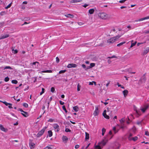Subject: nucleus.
<instances>
[{
    "mask_svg": "<svg viewBox=\"0 0 149 149\" xmlns=\"http://www.w3.org/2000/svg\"><path fill=\"white\" fill-rule=\"evenodd\" d=\"M121 36V35H118L114 37L108 39L107 42V43L108 45L111 44L117 40Z\"/></svg>",
    "mask_w": 149,
    "mask_h": 149,
    "instance_id": "nucleus-1",
    "label": "nucleus"
},
{
    "mask_svg": "<svg viewBox=\"0 0 149 149\" xmlns=\"http://www.w3.org/2000/svg\"><path fill=\"white\" fill-rule=\"evenodd\" d=\"M98 16L104 19H106L110 18V15L104 12L100 13L98 14Z\"/></svg>",
    "mask_w": 149,
    "mask_h": 149,
    "instance_id": "nucleus-2",
    "label": "nucleus"
},
{
    "mask_svg": "<svg viewBox=\"0 0 149 149\" xmlns=\"http://www.w3.org/2000/svg\"><path fill=\"white\" fill-rule=\"evenodd\" d=\"M47 128V127H45L41 131H40L37 134V137H39L43 134L45 130Z\"/></svg>",
    "mask_w": 149,
    "mask_h": 149,
    "instance_id": "nucleus-3",
    "label": "nucleus"
},
{
    "mask_svg": "<svg viewBox=\"0 0 149 149\" xmlns=\"http://www.w3.org/2000/svg\"><path fill=\"white\" fill-rule=\"evenodd\" d=\"M107 141V140L105 139H103L101 142L98 143V146L102 147L106 144Z\"/></svg>",
    "mask_w": 149,
    "mask_h": 149,
    "instance_id": "nucleus-4",
    "label": "nucleus"
},
{
    "mask_svg": "<svg viewBox=\"0 0 149 149\" xmlns=\"http://www.w3.org/2000/svg\"><path fill=\"white\" fill-rule=\"evenodd\" d=\"M18 110L22 112V113H21L22 114V115L24 117H27L28 116V115L27 112L24 111L22 110V109L19 108L18 109Z\"/></svg>",
    "mask_w": 149,
    "mask_h": 149,
    "instance_id": "nucleus-5",
    "label": "nucleus"
},
{
    "mask_svg": "<svg viewBox=\"0 0 149 149\" xmlns=\"http://www.w3.org/2000/svg\"><path fill=\"white\" fill-rule=\"evenodd\" d=\"M99 112V111L98 110V107L97 106H95V111L94 112L93 114L94 116H97L98 115Z\"/></svg>",
    "mask_w": 149,
    "mask_h": 149,
    "instance_id": "nucleus-6",
    "label": "nucleus"
},
{
    "mask_svg": "<svg viewBox=\"0 0 149 149\" xmlns=\"http://www.w3.org/2000/svg\"><path fill=\"white\" fill-rule=\"evenodd\" d=\"M54 128L56 130V131L58 132L60 130L59 127V125L56 123L54 124L53 125Z\"/></svg>",
    "mask_w": 149,
    "mask_h": 149,
    "instance_id": "nucleus-7",
    "label": "nucleus"
},
{
    "mask_svg": "<svg viewBox=\"0 0 149 149\" xmlns=\"http://www.w3.org/2000/svg\"><path fill=\"white\" fill-rule=\"evenodd\" d=\"M77 66V65L74 63H70L68 64L67 65V68H75Z\"/></svg>",
    "mask_w": 149,
    "mask_h": 149,
    "instance_id": "nucleus-8",
    "label": "nucleus"
},
{
    "mask_svg": "<svg viewBox=\"0 0 149 149\" xmlns=\"http://www.w3.org/2000/svg\"><path fill=\"white\" fill-rule=\"evenodd\" d=\"M106 110L104 111L103 113V115L105 118L107 119H109V116L107 115L106 114Z\"/></svg>",
    "mask_w": 149,
    "mask_h": 149,
    "instance_id": "nucleus-9",
    "label": "nucleus"
},
{
    "mask_svg": "<svg viewBox=\"0 0 149 149\" xmlns=\"http://www.w3.org/2000/svg\"><path fill=\"white\" fill-rule=\"evenodd\" d=\"M62 139L63 141L65 143H66L68 140V138L65 136H63Z\"/></svg>",
    "mask_w": 149,
    "mask_h": 149,
    "instance_id": "nucleus-10",
    "label": "nucleus"
},
{
    "mask_svg": "<svg viewBox=\"0 0 149 149\" xmlns=\"http://www.w3.org/2000/svg\"><path fill=\"white\" fill-rule=\"evenodd\" d=\"M9 36V34H6L2 36L0 38V40L6 38Z\"/></svg>",
    "mask_w": 149,
    "mask_h": 149,
    "instance_id": "nucleus-11",
    "label": "nucleus"
},
{
    "mask_svg": "<svg viewBox=\"0 0 149 149\" xmlns=\"http://www.w3.org/2000/svg\"><path fill=\"white\" fill-rule=\"evenodd\" d=\"M149 19V16L145 17H144V18H142L141 19H139L137 20H135V22L140 21H143V20H145V19Z\"/></svg>",
    "mask_w": 149,
    "mask_h": 149,
    "instance_id": "nucleus-12",
    "label": "nucleus"
},
{
    "mask_svg": "<svg viewBox=\"0 0 149 149\" xmlns=\"http://www.w3.org/2000/svg\"><path fill=\"white\" fill-rule=\"evenodd\" d=\"M29 146L31 149L33 148L35 146V144L33 143H29Z\"/></svg>",
    "mask_w": 149,
    "mask_h": 149,
    "instance_id": "nucleus-13",
    "label": "nucleus"
},
{
    "mask_svg": "<svg viewBox=\"0 0 149 149\" xmlns=\"http://www.w3.org/2000/svg\"><path fill=\"white\" fill-rule=\"evenodd\" d=\"M0 129L2 131L5 132H6L7 130V129H6L2 125H0Z\"/></svg>",
    "mask_w": 149,
    "mask_h": 149,
    "instance_id": "nucleus-14",
    "label": "nucleus"
},
{
    "mask_svg": "<svg viewBox=\"0 0 149 149\" xmlns=\"http://www.w3.org/2000/svg\"><path fill=\"white\" fill-rule=\"evenodd\" d=\"M95 63H91L90 64V66H88V68H86V70L87 69H90V68H91L93 67H94L95 66Z\"/></svg>",
    "mask_w": 149,
    "mask_h": 149,
    "instance_id": "nucleus-15",
    "label": "nucleus"
},
{
    "mask_svg": "<svg viewBox=\"0 0 149 149\" xmlns=\"http://www.w3.org/2000/svg\"><path fill=\"white\" fill-rule=\"evenodd\" d=\"M128 93V91L127 90H125L123 91V93L125 97L126 95H127Z\"/></svg>",
    "mask_w": 149,
    "mask_h": 149,
    "instance_id": "nucleus-16",
    "label": "nucleus"
},
{
    "mask_svg": "<svg viewBox=\"0 0 149 149\" xmlns=\"http://www.w3.org/2000/svg\"><path fill=\"white\" fill-rule=\"evenodd\" d=\"M149 52V47L147 48L145 50L143 53V55L146 54Z\"/></svg>",
    "mask_w": 149,
    "mask_h": 149,
    "instance_id": "nucleus-17",
    "label": "nucleus"
},
{
    "mask_svg": "<svg viewBox=\"0 0 149 149\" xmlns=\"http://www.w3.org/2000/svg\"><path fill=\"white\" fill-rule=\"evenodd\" d=\"M81 0H72L70 1V3H76L79 2H80L81 1Z\"/></svg>",
    "mask_w": 149,
    "mask_h": 149,
    "instance_id": "nucleus-18",
    "label": "nucleus"
},
{
    "mask_svg": "<svg viewBox=\"0 0 149 149\" xmlns=\"http://www.w3.org/2000/svg\"><path fill=\"white\" fill-rule=\"evenodd\" d=\"M0 102L3 103L6 106H8V105H11V106L12 105V104L10 103H7V102H5V101L3 102V101H1L0 100Z\"/></svg>",
    "mask_w": 149,
    "mask_h": 149,
    "instance_id": "nucleus-19",
    "label": "nucleus"
},
{
    "mask_svg": "<svg viewBox=\"0 0 149 149\" xmlns=\"http://www.w3.org/2000/svg\"><path fill=\"white\" fill-rule=\"evenodd\" d=\"M94 12V9L93 8H92L90 9L88 11V13L90 14H93Z\"/></svg>",
    "mask_w": 149,
    "mask_h": 149,
    "instance_id": "nucleus-20",
    "label": "nucleus"
},
{
    "mask_svg": "<svg viewBox=\"0 0 149 149\" xmlns=\"http://www.w3.org/2000/svg\"><path fill=\"white\" fill-rule=\"evenodd\" d=\"M85 139L87 140L89 138V136L88 133H87L86 132H85Z\"/></svg>",
    "mask_w": 149,
    "mask_h": 149,
    "instance_id": "nucleus-21",
    "label": "nucleus"
},
{
    "mask_svg": "<svg viewBox=\"0 0 149 149\" xmlns=\"http://www.w3.org/2000/svg\"><path fill=\"white\" fill-rule=\"evenodd\" d=\"M65 15L66 17H74V15H73L70 14Z\"/></svg>",
    "mask_w": 149,
    "mask_h": 149,
    "instance_id": "nucleus-22",
    "label": "nucleus"
},
{
    "mask_svg": "<svg viewBox=\"0 0 149 149\" xmlns=\"http://www.w3.org/2000/svg\"><path fill=\"white\" fill-rule=\"evenodd\" d=\"M49 136V137L52 136V132L51 130L48 131V132Z\"/></svg>",
    "mask_w": 149,
    "mask_h": 149,
    "instance_id": "nucleus-23",
    "label": "nucleus"
},
{
    "mask_svg": "<svg viewBox=\"0 0 149 149\" xmlns=\"http://www.w3.org/2000/svg\"><path fill=\"white\" fill-rule=\"evenodd\" d=\"M52 72V70H46L42 71H41V72H49L51 73Z\"/></svg>",
    "mask_w": 149,
    "mask_h": 149,
    "instance_id": "nucleus-24",
    "label": "nucleus"
},
{
    "mask_svg": "<svg viewBox=\"0 0 149 149\" xmlns=\"http://www.w3.org/2000/svg\"><path fill=\"white\" fill-rule=\"evenodd\" d=\"M78 107L77 106H74L73 107V109L75 111L77 112L78 111Z\"/></svg>",
    "mask_w": 149,
    "mask_h": 149,
    "instance_id": "nucleus-25",
    "label": "nucleus"
},
{
    "mask_svg": "<svg viewBox=\"0 0 149 149\" xmlns=\"http://www.w3.org/2000/svg\"><path fill=\"white\" fill-rule=\"evenodd\" d=\"M106 130L104 128H102V135L103 136L104 135V133L105 132Z\"/></svg>",
    "mask_w": 149,
    "mask_h": 149,
    "instance_id": "nucleus-26",
    "label": "nucleus"
},
{
    "mask_svg": "<svg viewBox=\"0 0 149 149\" xmlns=\"http://www.w3.org/2000/svg\"><path fill=\"white\" fill-rule=\"evenodd\" d=\"M125 42H121L117 45V46L120 47L121 45H122L123 44H125Z\"/></svg>",
    "mask_w": 149,
    "mask_h": 149,
    "instance_id": "nucleus-27",
    "label": "nucleus"
},
{
    "mask_svg": "<svg viewBox=\"0 0 149 149\" xmlns=\"http://www.w3.org/2000/svg\"><path fill=\"white\" fill-rule=\"evenodd\" d=\"M137 137L135 136L134 137L132 138L131 139L132 140H133L134 141H135L137 140Z\"/></svg>",
    "mask_w": 149,
    "mask_h": 149,
    "instance_id": "nucleus-28",
    "label": "nucleus"
},
{
    "mask_svg": "<svg viewBox=\"0 0 149 149\" xmlns=\"http://www.w3.org/2000/svg\"><path fill=\"white\" fill-rule=\"evenodd\" d=\"M81 86L79 85V84L78 83L77 85V91H80V88L81 87Z\"/></svg>",
    "mask_w": 149,
    "mask_h": 149,
    "instance_id": "nucleus-29",
    "label": "nucleus"
},
{
    "mask_svg": "<svg viewBox=\"0 0 149 149\" xmlns=\"http://www.w3.org/2000/svg\"><path fill=\"white\" fill-rule=\"evenodd\" d=\"M132 136V134L131 133H130L129 135V136L128 137V139L129 140H130V141L132 140V139H131L132 138H131V137Z\"/></svg>",
    "mask_w": 149,
    "mask_h": 149,
    "instance_id": "nucleus-30",
    "label": "nucleus"
},
{
    "mask_svg": "<svg viewBox=\"0 0 149 149\" xmlns=\"http://www.w3.org/2000/svg\"><path fill=\"white\" fill-rule=\"evenodd\" d=\"M12 3L11 2L6 7H5L6 9H8L9 8H10L12 5Z\"/></svg>",
    "mask_w": 149,
    "mask_h": 149,
    "instance_id": "nucleus-31",
    "label": "nucleus"
},
{
    "mask_svg": "<svg viewBox=\"0 0 149 149\" xmlns=\"http://www.w3.org/2000/svg\"><path fill=\"white\" fill-rule=\"evenodd\" d=\"M149 107V105L148 104L145 105L144 106V108L146 110H147Z\"/></svg>",
    "mask_w": 149,
    "mask_h": 149,
    "instance_id": "nucleus-32",
    "label": "nucleus"
},
{
    "mask_svg": "<svg viewBox=\"0 0 149 149\" xmlns=\"http://www.w3.org/2000/svg\"><path fill=\"white\" fill-rule=\"evenodd\" d=\"M11 82L12 83L14 84H17L18 82L16 80H12Z\"/></svg>",
    "mask_w": 149,
    "mask_h": 149,
    "instance_id": "nucleus-33",
    "label": "nucleus"
},
{
    "mask_svg": "<svg viewBox=\"0 0 149 149\" xmlns=\"http://www.w3.org/2000/svg\"><path fill=\"white\" fill-rule=\"evenodd\" d=\"M136 41L134 43H132L131 46H130V47L131 48V47H132L133 46H134L135 45H136Z\"/></svg>",
    "mask_w": 149,
    "mask_h": 149,
    "instance_id": "nucleus-34",
    "label": "nucleus"
},
{
    "mask_svg": "<svg viewBox=\"0 0 149 149\" xmlns=\"http://www.w3.org/2000/svg\"><path fill=\"white\" fill-rule=\"evenodd\" d=\"M4 69H11V70H12L13 69V68H12L10 67L9 66H6L4 68Z\"/></svg>",
    "mask_w": 149,
    "mask_h": 149,
    "instance_id": "nucleus-35",
    "label": "nucleus"
},
{
    "mask_svg": "<svg viewBox=\"0 0 149 149\" xmlns=\"http://www.w3.org/2000/svg\"><path fill=\"white\" fill-rule=\"evenodd\" d=\"M45 89L43 88L42 89V91L40 93V95H41L43 93H44Z\"/></svg>",
    "mask_w": 149,
    "mask_h": 149,
    "instance_id": "nucleus-36",
    "label": "nucleus"
},
{
    "mask_svg": "<svg viewBox=\"0 0 149 149\" xmlns=\"http://www.w3.org/2000/svg\"><path fill=\"white\" fill-rule=\"evenodd\" d=\"M23 106L27 108L28 107V105L27 104L25 103L23 104Z\"/></svg>",
    "mask_w": 149,
    "mask_h": 149,
    "instance_id": "nucleus-37",
    "label": "nucleus"
},
{
    "mask_svg": "<svg viewBox=\"0 0 149 149\" xmlns=\"http://www.w3.org/2000/svg\"><path fill=\"white\" fill-rule=\"evenodd\" d=\"M66 70H61L59 72V74L64 73L66 72Z\"/></svg>",
    "mask_w": 149,
    "mask_h": 149,
    "instance_id": "nucleus-38",
    "label": "nucleus"
},
{
    "mask_svg": "<svg viewBox=\"0 0 149 149\" xmlns=\"http://www.w3.org/2000/svg\"><path fill=\"white\" fill-rule=\"evenodd\" d=\"M9 79L8 77H6L5 78L4 81L7 82L9 80Z\"/></svg>",
    "mask_w": 149,
    "mask_h": 149,
    "instance_id": "nucleus-39",
    "label": "nucleus"
},
{
    "mask_svg": "<svg viewBox=\"0 0 149 149\" xmlns=\"http://www.w3.org/2000/svg\"><path fill=\"white\" fill-rule=\"evenodd\" d=\"M62 108H63V110H64L65 111L66 113H67V111L66 109L65 108V107L64 105L63 106Z\"/></svg>",
    "mask_w": 149,
    "mask_h": 149,
    "instance_id": "nucleus-40",
    "label": "nucleus"
},
{
    "mask_svg": "<svg viewBox=\"0 0 149 149\" xmlns=\"http://www.w3.org/2000/svg\"><path fill=\"white\" fill-rule=\"evenodd\" d=\"M134 110L136 111V113L138 114H139V112L138 111V110L137 109V108L136 107H134Z\"/></svg>",
    "mask_w": 149,
    "mask_h": 149,
    "instance_id": "nucleus-41",
    "label": "nucleus"
},
{
    "mask_svg": "<svg viewBox=\"0 0 149 149\" xmlns=\"http://www.w3.org/2000/svg\"><path fill=\"white\" fill-rule=\"evenodd\" d=\"M65 131L66 132H70L71 130L68 128H66L65 129Z\"/></svg>",
    "mask_w": 149,
    "mask_h": 149,
    "instance_id": "nucleus-42",
    "label": "nucleus"
},
{
    "mask_svg": "<svg viewBox=\"0 0 149 149\" xmlns=\"http://www.w3.org/2000/svg\"><path fill=\"white\" fill-rule=\"evenodd\" d=\"M54 119L50 118L48 120V121L50 122H52L54 121Z\"/></svg>",
    "mask_w": 149,
    "mask_h": 149,
    "instance_id": "nucleus-43",
    "label": "nucleus"
},
{
    "mask_svg": "<svg viewBox=\"0 0 149 149\" xmlns=\"http://www.w3.org/2000/svg\"><path fill=\"white\" fill-rule=\"evenodd\" d=\"M51 91L52 92V93L54 92L55 91V88H54V87H52L51 88Z\"/></svg>",
    "mask_w": 149,
    "mask_h": 149,
    "instance_id": "nucleus-44",
    "label": "nucleus"
},
{
    "mask_svg": "<svg viewBox=\"0 0 149 149\" xmlns=\"http://www.w3.org/2000/svg\"><path fill=\"white\" fill-rule=\"evenodd\" d=\"M12 50V51H14V52H13V53H14L15 54H17L18 52V51L16 49L14 50L13 49Z\"/></svg>",
    "mask_w": 149,
    "mask_h": 149,
    "instance_id": "nucleus-45",
    "label": "nucleus"
},
{
    "mask_svg": "<svg viewBox=\"0 0 149 149\" xmlns=\"http://www.w3.org/2000/svg\"><path fill=\"white\" fill-rule=\"evenodd\" d=\"M6 14V12L5 11L2 12L0 13V15L2 16Z\"/></svg>",
    "mask_w": 149,
    "mask_h": 149,
    "instance_id": "nucleus-46",
    "label": "nucleus"
},
{
    "mask_svg": "<svg viewBox=\"0 0 149 149\" xmlns=\"http://www.w3.org/2000/svg\"><path fill=\"white\" fill-rule=\"evenodd\" d=\"M59 59L58 58V57H56V61L57 63H58L59 62Z\"/></svg>",
    "mask_w": 149,
    "mask_h": 149,
    "instance_id": "nucleus-47",
    "label": "nucleus"
},
{
    "mask_svg": "<svg viewBox=\"0 0 149 149\" xmlns=\"http://www.w3.org/2000/svg\"><path fill=\"white\" fill-rule=\"evenodd\" d=\"M120 123H122L124 122L125 120L123 118H122L120 120Z\"/></svg>",
    "mask_w": 149,
    "mask_h": 149,
    "instance_id": "nucleus-48",
    "label": "nucleus"
},
{
    "mask_svg": "<svg viewBox=\"0 0 149 149\" xmlns=\"http://www.w3.org/2000/svg\"><path fill=\"white\" fill-rule=\"evenodd\" d=\"M108 58H117V57L115 55H113V56H112L111 57H108Z\"/></svg>",
    "mask_w": 149,
    "mask_h": 149,
    "instance_id": "nucleus-49",
    "label": "nucleus"
},
{
    "mask_svg": "<svg viewBox=\"0 0 149 149\" xmlns=\"http://www.w3.org/2000/svg\"><path fill=\"white\" fill-rule=\"evenodd\" d=\"M145 134L147 136H149V133L148 131H146L145 132Z\"/></svg>",
    "mask_w": 149,
    "mask_h": 149,
    "instance_id": "nucleus-50",
    "label": "nucleus"
},
{
    "mask_svg": "<svg viewBox=\"0 0 149 149\" xmlns=\"http://www.w3.org/2000/svg\"><path fill=\"white\" fill-rule=\"evenodd\" d=\"M90 143H89V144H88V145H87V146L85 148V149L84 148V147H83L81 149H87L88 148V147L90 145Z\"/></svg>",
    "mask_w": 149,
    "mask_h": 149,
    "instance_id": "nucleus-51",
    "label": "nucleus"
},
{
    "mask_svg": "<svg viewBox=\"0 0 149 149\" xmlns=\"http://www.w3.org/2000/svg\"><path fill=\"white\" fill-rule=\"evenodd\" d=\"M113 130L114 132L115 133L118 132V131H116V127H114L113 128Z\"/></svg>",
    "mask_w": 149,
    "mask_h": 149,
    "instance_id": "nucleus-52",
    "label": "nucleus"
},
{
    "mask_svg": "<svg viewBox=\"0 0 149 149\" xmlns=\"http://www.w3.org/2000/svg\"><path fill=\"white\" fill-rule=\"evenodd\" d=\"M52 148L50 147L47 146L45 147L44 149H51Z\"/></svg>",
    "mask_w": 149,
    "mask_h": 149,
    "instance_id": "nucleus-53",
    "label": "nucleus"
},
{
    "mask_svg": "<svg viewBox=\"0 0 149 149\" xmlns=\"http://www.w3.org/2000/svg\"><path fill=\"white\" fill-rule=\"evenodd\" d=\"M101 146L97 145L96 146V148H97L98 149H101Z\"/></svg>",
    "mask_w": 149,
    "mask_h": 149,
    "instance_id": "nucleus-54",
    "label": "nucleus"
},
{
    "mask_svg": "<svg viewBox=\"0 0 149 149\" xmlns=\"http://www.w3.org/2000/svg\"><path fill=\"white\" fill-rule=\"evenodd\" d=\"M59 103H60V104L61 105H63L64 104V103L62 101H61V100L60 101Z\"/></svg>",
    "mask_w": 149,
    "mask_h": 149,
    "instance_id": "nucleus-55",
    "label": "nucleus"
},
{
    "mask_svg": "<svg viewBox=\"0 0 149 149\" xmlns=\"http://www.w3.org/2000/svg\"><path fill=\"white\" fill-rule=\"evenodd\" d=\"M121 128L123 129L125 128H126V127L125 126L122 125L120 127Z\"/></svg>",
    "mask_w": 149,
    "mask_h": 149,
    "instance_id": "nucleus-56",
    "label": "nucleus"
},
{
    "mask_svg": "<svg viewBox=\"0 0 149 149\" xmlns=\"http://www.w3.org/2000/svg\"><path fill=\"white\" fill-rule=\"evenodd\" d=\"M88 6V4L85 3L84 4V5H83L82 6L84 7V8H86L87 6Z\"/></svg>",
    "mask_w": 149,
    "mask_h": 149,
    "instance_id": "nucleus-57",
    "label": "nucleus"
},
{
    "mask_svg": "<svg viewBox=\"0 0 149 149\" xmlns=\"http://www.w3.org/2000/svg\"><path fill=\"white\" fill-rule=\"evenodd\" d=\"M79 147V146L78 145H76L75 146V148L76 149H77Z\"/></svg>",
    "mask_w": 149,
    "mask_h": 149,
    "instance_id": "nucleus-58",
    "label": "nucleus"
},
{
    "mask_svg": "<svg viewBox=\"0 0 149 149\" xmlns=\"http://www.w3.org/2000/svg\"><path fill=\"white\" fill-rule=\"evenodd\" d=\"M141 110L143 113H144L146 110L144 108H143L141 109Z\"/></svg>",
    "mask_w": 149,
    "mask_h": 149,
    "instance_id": "nucleus-59",
    "label": "nucleus"
},
{
    "mask_svg": "<svg viewBox=\"0 0 149 149\" xmlns=\"http://www.w3.org/2000/svg\"><path fill=\"white\" fill-rule=\"evenodd\" d=\"M82 67L83 68H85H85H86V66L85 65H84V64H82Z\"/></svg>",
    "mask_w": 149,
    "mask_h": 149,
    "instance_id": "nucleus-60",
    "label": "nucleus"
},
{
    "mask_svg": "<svg viewBox=\"0 0 149 149\" xmlns=\"http://www.w3.org/2000/svg\"><path fill=\"white\" fill-rule=\"evenodd\" d=\"M89 85H93V81L92 82H89Z\"/></svg>",
    "mask_w": 149,
    "mask_h": 149,
    "instance_id": "nucleus-61",
    "label": "nucleus"
},
{
    "mask_svg": "<svg viewBox=\"0 0 149 149\" xmlns=\"http://www.w3.org/2000/svg\"><path fill=\"white\" fill-rule=\"evenodd\" d=\"M124 2H124V1L123 0H120V1H119V2L120 3H123Z\"/></svg>",
    "mask_w": 149,
    "mask_h": 149,
    "instance_id": "nucleus-62",
    "label": "nucleus"
},
{
    "mask_svg": "<svg viewBox=\"0 0 149 149\" xmlns=\"http://www.w3.org/2000/svg\"><path fill=\"white\" fill-rule=\"evenodd\" d=\"M117 85H118V87H121V86H122L120 84H119V83L118 82L117 83Z\"/></svg>",
    "mask_w": 149,
    "mask_h": 149,
    "instance_id": "nucleus-63",
    "label": "nucleus"
},
{
    "mask_svg": "<svg viewBox=\"0 0 149 149\" xmlns=\"http://www.w3.org/2000/svg\"><path fill=\"white\" fill-rule=\"evenodd\" d=\"M18 123L17 122H16L14 124V125H18Z\"/></svg>",
    "mask_w": 149,
    "mask_h": 149,
    "instance_id": "nucleus-64",
    "label": "nucleus"
}]
</instances>
